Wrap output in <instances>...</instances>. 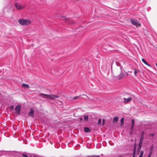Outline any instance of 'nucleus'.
I'll use <instances>...</instances> for the list:
<instances>
[{
  "label": "nucleus",
  "instance_id": "nucleus-33",
  "mask_svg": "<svg viewBox=\"0 0 157 157\" xmlns=\"http://www.w3.org/2000/svg\"><path fill=\"white\" fill-rule=\"evenodd\" d=\"M155 65H156V66H157V63H156L155 64Z\"/></svg>",
  "mask_w": 157,
  "mask_h": 157
},
{
  "label": "nucleus",
  "instance_id": "nucleus-7",
  "mask_svg": "<svg viewBox=\"0 0 157 157\" xmlns=\"http://www.w3.org/2000/svg\"><path fill=\"white\" fill-rule=\"evenodd\" d=\"M34 110L33 109H31L30 112H29L28 115L29 116L33 117L34 114Z\"/></svg>",
  "mask_w": 157,
  "mask_h": 157
},
{
  "label": "nucleus",
  "instance_id": "nucleus-4",
  "mask_svg": "<svg viewBox=\"0 0 157 157\" xmlns=\"http://www.w3.org/2000/svg\"><path fill=\"white\" fill-rule=\"evenodd\" d=\"M21 106L20 105H18L15 108V110L16 111V113L17 115L20 114V112L21 110Z\"/></svg>",
  "mask_w": 157,
  "mask_h": 157
},
{
  "label": "nucleus",
  "instance_id": "nucleus-11",
  "mask_svg": "<svg viewBox=\"0 0 157 157\" xmlns=\"http://www.w3.org/2000/svg\"><path fill=\"white\" fill-rule=\"evenodd\" d=\"M22 87L25 88H28L29 87V85L27 84L23 83L22 84Z\"/></svg>",
  "mask_w": 157,
  "mask_h": 157
},
{
  "label": "nucleus",
  "instance_id": "nucleus-23",
  "mask_svg": "<svg viewBox=\"0 0 157 157\" xmlns=\"http://www.w3.org/2000/svg\"><path fill=\"white\" fill-rule=\"evenodd\" d=\"M80 96H76V97H74L73 98V99H76L77 98H78V97H80Z\"/></svg>",
  "mask_w": 157,
  "mask_h": 157
},
{
  "label": "nucleus",
  "instance_id": "nucleus-22",
  "mask_svg": "<svg viewBox=\"0 0 157 157\" xmlns=\"http://www.w3.org/2000/svg\"><path fill=\"white\" fill-rule=\"evenodd\" d=\"M99 156L98 155H92L89 156V157H99Z\"/></svg>",
  "mask_w": 157,
  "mask_h": 157
},
{
  "label": "nucleus",
  "instance_id": "nucleus-27",
  "mask_svg": "<svg viewBox=\"0 0 157 157\" xmlns=\"http://www.w3.org/2000/svg\"><path fill=\"white\" fill-rule=\"evenodd\" d=\"M23 156L25 157H28V156L27 155H26L23 154Z\"/></svg>",
  "mask_w": 157,
  "mask_h": 157
},
{
  "label": "nucleus",
  "instance_id": "nucleus-13",
  "mask_svg": "<svg viewBox=\"0 0 157 157\" xmlns=\"http://www.w3.org/2000/svg\"><path fill=\"white\" fill-rule=\"evenodd\" d=\"M144 140V135L142 134L140 138V142L141 143H143V140Z\"/></svg>",
  "mask_w": 157,
  "mask_h": 157
},
{
  "label": "nucleus",
  "instance_id": "nucleus-10",
  "mask_svg": "<svg viewBox=\"0 0 157 157\" xmlns=\"http://www.w3.org/2000/svg\"><path fill=\"white\" fill-rule=\"evenodd\" d=\"M154 145H152L150 147V152L149 154H152L153 152Z\"/></svg>",
  "mask_w": 157,
  "mask_h": 157
},
{
  "label": "nucleus",
  "instance_id": "nucleus-31",
  "mask_svg": "<svg viewBox=\"0 0 157 157\" xmlns=\"http://www.w3.org/2000/svg\"><path fill=\"white\" fill-rule=\"evenodd\" d=\"M139 157H142V156L140 155Z\"/></svg>",
  "mask_w": 157,
  "mask_h": 157
},
{
  "label": "nucleus",
  "instance_id": "nucleus-9",
  "mask_svg": "<svg viewBox=\"0 0 157 157\" xmlns=\"http://www.w3.org/2000/svg\"><path fill=\"white\" fill-rule=\"evenodd\" d=\"M134 119L132 120V122H131V130H133L134 127Z\"/></svg>",
  "mask_w": 157,
  "mask_h": 157
},
{
  "label": "nucleus",
  "instance_id": "nucleus-8",
  "mask_svg": "<svg viewBox=\"0 0 157 157\" xmlns=\"http://www.w3.org/2000/svg\"><path fill=\"white\" fill-rule=\"evenodd\" d=\"M66 22L68 23H69L70 24H73L74 23V21L72 20L71 19L67 18L66 19Z\"/></svg>",
  "mask_w": 157,
  "mask_h": 157
},
{
  "label": "nucleus",
  "instance_id": "nucleus-24",
  "mask_svg": "<svg viewBox=\"0 0 157 157\" xmlns=\"http://www.w3.org/2000/svg\"><path fill=\"white\" fill-rule=\"evenodd\" d=\"M154 133H151L149 135V136H154Z\"/></svg>",
  "mask_w": 157,
  "mask_h": 157
},
{
  "label": "nucleus",
  "instance_id": "nucleus-5",
  "mask_svg": "<svg viewBox=\"0 0 157 157\" xmlns=\"http://www.w3.org/2000/svg\"><path fill=\"white\" fill-rule=\"evenodd\" d=\"M15 6L16 8L19 10L23 9L25 6V5H22L17 3L15 4Z\"/></svg>",
  "mask_w": 157,
  "mask_h": 157
},
{
  "label": "nucleus",
  "instance_id": "nucleus-18",
  "mask_svg": "<svg viewBox=\"0 0 157 157\" xmlns=\"http://www.w3.org/2000/svg\"><path fill=\"white\" fill-rule=\"evenodd\" d=\"M121 124H123L124 123V118L122 117L121 120Z\"/></svg>",
  "mask_w": 157,
  "mask_h": 157
},
{
  "label": "nucleus",
  "instance_id": "nucleus-2",
  "mask_svg": "<svg viewBox=\"0 0 157 157\" xmlns=\"http://www.w3.org/2000/svg\"><path fill=\"white\" fill-rule=\"evenodd\" d=\"M41 95L44 96H42L44 98H48L52 100H55L59 97L58 95H48L42 93L41 94Z\"/></svg>",
  "mask_w": 157,
  "mask_h": 157
},
{
  "label": "nucleus",
  "instance_id": "nucleus-25",
  "mask_svg": "<svg viewBox=\"0 0 157 157\" xmlns=\"http://www.w3.org/2000/svg\"><path fill=\"white\" fill-rule=\"evenodd\" d=\"M134 73L135 75L136 76V74L137 73V71H136V70L135 69V70H134Z\"/></svg>",
  "mask_w": 157,
  "mask_h": 157
},
{
  "label": "nucleus",
  "instance_id": "nucleus-30",
  "mask_svg": "<svg viewBox=\"0 0 157 157\" xmlns=\"http://www.w3.org/2000/svg\"><path fill=\"white\" fill-rule=\"evenodd\" d=\"M132 157H135V155L133 154Z\"/></svg>",
  "mask_w": 157,
  "mask_h": 157
},
{
  "label": "nucleus",
  "instance_id": "nucleus-17",
  "mask_svg": "<svg viewBox=\"0 0 157 157\" xmlns=\"http://www.w3.org/2000/svg\"><path fill=\"white\" fill-rule=\"evenodd\" d=\"M142 143H141L140 142H139V146H138V150H140L141 147V146H142Z\"/></svg>",
  "mask_w": 157,
  "mask_h": 157
},
{
  "label": "nucleus",
  "instance_id": "nucleus-21",
  "mask_svg": "<svg viewBox=\"0 0 157 157\" xmlns=\"http://www.w3.org/2000/svg\"><path fill=\"white\" fill-rule=\"evenodd\" d=\"M143 154H144V151H141L140 155H141L143 156Z\"/></svg>",
  "mask_w": 157,
  "mask_h": 157
},
{
  "label": "nucleus",
  "instance_id": "nucleus-1",
  "mask_svg": "<svg viewBox=\"0 0 157 157\" xmlns=\"http://www.w3.org/2000/svg\"><path fill=\"white\" fill-rule=\"evenodd\" d=\"M19 24L22 25H30L31 23V21L29 19L25 20L20 19L18 20Z\"/></svg>",
  "mask_w": 157,
  "mask_h": 157
},
{
  "label": "nucleus",
  "instance_id": "nucleus-20",
  "mask_svg": "<svg viewBox=\"0 0 157 157\" xmlns=\"http://www.w3.org/2000/svg\"><path fill=\"white\" fill-rule=\"evenodd\" d=\"M10 108L11 110H12L13 109L14 106L13 105H11L10 107Z\"/></svg>",
  "mask_w": 157,
  "mask_h": 157
},
{
  "label": "nucleus",
  "instance_id": "nucleus-6",
  "mask_svg": "<svg viewBox=\"0 0 157 157\" xmlns=\"http://www.w3.org/2000/svg\"><path fill=\"white\" fill-rule=\"evenodd\" d=\"M132 98L131 97H129L128 98H124V102L125 103H127L130 102L132 100Z\"/></svg>",
  "mask_w": 157,
  "mask_h": 157
},
{
  "label": "nucleus",
  "instance_id": "nucleus-19",
  "mask_svg": "<svg viewBox=\"0 0 157 157\" xmlns=\"http://www.w3.org/2000/svg\"><path fill=\"white\" fill-rule=\"evenodd\" d=\"M101 119H98V124H101Z\"/></svg>",
  "mask_w": 157,
  "mask_h": 157
},
{
  "label": "nucleus",
  "instance_id": "nucleus-32",
  "mask_svg": "<svg viewBox=\"0 0 157 157\" xmlns=\"http://www.w3.org/2000/svg\"><path fill=\"white\" fill-rule=\"evenodd\" d=\"M83 96H86V95H85V94H83L82 95Z\"/></svg>",
  "mask_w": 157,
  "mask_h": 157
},
{
  "label": "nucleus",
  "instance_id": "nucleus-28",
  "mask_svg": "<svg viewBox=\"0 0 157 157\" xmlns=\"http://www.w3.org/2000/svg\"><path fill=\"white\" fill-rule=\"evenodd\" d=\"M151 155L152 154H149L147 157H151Z\"/></svg>",
  "mask_w": 157,
  "mask_h": 157
},
{
  "label": "nucleus",
  "instance_id": "nucleus-29",
  "mask_svg": "<svg viewBox=\"0 0 157 157\" xmlns=\"http://www.w3.org/2000/svg\"><path fill=\"white\" fill-rule=\"evenodd\" d=\"M82 118H80V121H82Z\"/></svg>",
  "mask_w": 157,
  "mask_h": 157
},
{
  "label": "nucleus",
  "instance_id": "nucleus-16",
  "mask_svg": "<svg viewBox=\"0 0 157 157\" xmlns=\"http://www.w3.org/2000/svg\"><path fill=\"white\" fill-rule=\"evenodd\" d=\"M88 119V115H85L84 117V120L87 121Z\"/></svg>",
  "mask_w": 157,
  "mask_h": 157
},
{
  "label": "nucleus",
  "instance_id": "nucleus-14",
  "mask_svg": "<svg viewBox=\"0 0 157 157\" xmlns=\"http://www.w3.org/2000/svg\"><path fill=\"white\" fill-rule=\"evenodd\" d=\"M142 62L144 63L146 65L148 66H151L149 64H148L146 62V60L144 59H142Z\"/></svg>",
  "mask_w": 157,
  "mask_h": 157
},
{
  "label": "nucleus",
  "instance_id": "nucleus-12",
  "mask_svg": "<svg viewBox=\"0 0 157 157\" xmlns=\"http://www.w3.org/2000/svg\"><path fill=\"white\" fill-rule=\"evenodd\" d=\"M90 128L88 127L84 128V131L85 132H89L90 131Z\"/></svg>",
  "mask_w": 157,
  "mask_h": 157
},
{
  "label": "nucleus",
  "instance_id": "nucleus-3",
  "mask_svg": "<svg viewBox=\"0 0 157 157\" xmlns=\"http://www.w3.org/2000/svg\"><path fill=\"white\" fill-rule=\"evenodd\" d=\"M131 21L132 24L133 25H135L136 26H141L140 23L139 22L136 20L131 19Z\"/></svg>",
  "mask_w": 157,
  "mask_h": 157
},
{
  "label": "nucleus",
  "instance_id": "nucleus-34",
  "mask_svg": "<svg viewBox=\"0 0 157 157\" xmlns=\"http://www.w3.org/2000/svg\"><path fill=\"white\" fill-rule=\"evenodd\" d=\"M119 157H122V156H119Z\"/></svg>",
  "mask_w": 157,
  "mask_h": 157
},
{
  "label": "nucleus",
  "instance_id": "nucleus-35",
  "mask_svg": "<svg viewBox=\"0 0 157 157\" xmlns=\"http://www.w3.org/2000/svg\"><path fill=\"white\" fill-rule=\"evenodd\" d=\"M156 48L157 49V48Z\"/></svg>",
  "mask_w": 157,
  "mask_h": 157
},
{
  "label": "nucleus",
  "instance_id": "nucleus-15",
  "mask_svg": "<svg viewBox=\"0 0 157 157\" xmlns=\"http://www.w3.org/2000/svg\"><path fill=\"white\" fill-rule=\"evenodd\" d=\"M118 121V117H115L113 118V121L114 122H117Z\"/></svg>",
  "mask_w": 157,
  "mask_h": 157
},
{
  "label": "nucleus",
  "instance_id": "nucleus-26",
  "mask_svg": "<svg viewBox=\"0 0 157 157\" xmlns=\"http://www.w3.org/2000/svg\"><path fill=\"white\" fill-rule=\"evenodd\" d=\"M105 122V119H104L103 120V123H102V125H103L104 124Z\"/></svg>",
  "mask_w": 157,
  "mask_h": 157
}]
</instances>
